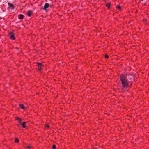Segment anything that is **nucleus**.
<instances>
[{"instance_id": "obj_15", "label": "nucleus", "mask_w": 149, "mask_h": 149, "mask_svg": "<svg viewBox=\"0 0 149 149\" xmlns=\"http://www.w3.org/2000/svg\"><path fill=\"white\" fill-rule=\"evenodd\" d=\"M117 8L119 10H120L121 9V7L119 6H117Z\"/></svg>"}, {"instance_id": "obj_7", "label": "nucleus", "mask_w": 149, "mask_h": 149, "mask_svg": "<svg viewBox=\"0 0 149 149\" xmlns=\"http://www.w3.org/2000/svg\"><path fill=\"white\" fill-rule=\"evenodd\" d=\"M24 15L22 14H20L18 15V17L20 19H22L24 17Z\"/></svg>"}, {"instance_id": "obj_20", "label": "nucleus", "mask_w": 149, "mask_h": 149, "mask_svg": "<svg viewBox=\"0 0 149 149\" xmlns=\"http://www.w3.org/2000/svg\"><path fill=\"white\" fill-rule=\"evenodd\" d=\"M144 21H146V18H145V19H144Z\"/></svg>"}, {"instance_id": "obj_13", "label": "nucleus", "mask_w": 149, "mask_h": 149, "mask_svg": "<svg viewBox=\"0 0 149 149\" xmlns=\"http://www.w3.org/2000/svg\"><path fill=\"white\" fill-rule=\"evenodd\" d=\"M15 141L16 143H18L19 141V140L17 138H15Z\"/></svg>"}, {"instance_id": "obj_16", "label": "nucleus", "mask_w": 149, "mask_h": 149, "mask_svg": "<svg viewBox=\"0 0 149 149\" xmlns=\"http://www.w3.org/2000/svg\"><path fill=\"white\" fill-rule=\"evenodd\" d=\"M105 57L106 58H107L109 57V56L108 55L106 54L105 55Z\"/></svg>"}, {"instance_id": "obj_18", "label": "nucleus", "mask_w": 149, "mask_h": 149, "mask_svg": "<svg viewBox=\"0 0 149 149\" xmlns=\"http://www.w3.org/2000/svg\"><path fill=\"white\" fill-rule=\"evenodd\" d=\"M18 120L19 121V123H21V119L20 118H18Z\"/></svg>"}, {"instance_id": "obj_1", "label": "nucleus", "mask_w": 149, "mask_h": 149, "mask_svg": "<svg viewBox=\"0 0 149 149\" xmlns=\"http://www.w3.org/2000/svg\"><path fill=\"white\" fill-rule=\"evenodd\" d=\"M120 80L122 82V86L124 88H127L128 86V83L125 76H120Z\"/></svg>"}, {"instance_id": "obj_14", "label": "nucleus", "mask_w": 149, "mask_h": 149, "mask_svg": "<svg viewBox=\"0 0 149 149\" xmlns=\"http://www.w3.org/2000/svg\"><path fill=\"white\" fill-rule=\"evenodd\" d=\"M56 148V146L55 145H53L52 146V149H55Z\"/></svg>"}, {"instance_id": "obj_12", "label": "nucleus", "mask_w": 149, "mask_h": 149, "mask_svg": "<svg viewBox=\"0 0 149 149\" xmlns=\"http://www.w3.org/2000/svg\"><path fill=\"white\" fill-rule=\"evenodd\" d=\"M32 148V146L31 145H29L27 147V148L28 149H31Z\"/></svg>"}, {"instance_id": "obj_11", "label": "nucleus", "mask_w": 149, "mask_h": 149, "mask_svg": "<svg viewBox=\"0 0 149 149\" xmlns=\"http://www.w3.org/2000/svg\"><path fill=\"white\" fill-rule=\"evenodd\" d=\"M110 4L109 3H108L106 5V6L108 7V8H110Z\"/></svg>"}, {"instance_id": "obj_2", "label": "nucleus", "mask_w": 149, "mask_h": 149, "mask_svg": "<svg viewBox=\"0 0 149 149\" xmlns=\"http://www.w3.org/2000/svg\"><path fill=\"white\" fill-rule=\"evenodd\" d=\"M37 66L38 67V70L39 71H40L42 69L43 65L40 63H38L37 64Z\"/></svg>"}, {"instance_id": "obj_17", "label": "nucleus", "mask_w": 149, "mask_h": 149, "mask_svg": "<svg viewBox=\"0 0 149 149\" xmlns=\"http://www.w3.org/2000/svg\"><path fill=\"white\" fill-rule=\"evenodd\" d=\"M45 127H46L47 128H48L49 127V126L47 124H45Z\"/></svg>"}, {"instance_id": "obj_5", "label": "nucleus", "mask_w": 149, "mask_h": 149, "mask_svg": "<svg viewBox=\"0 0 149 149\" xmlns=\"http://www.w3.org/2000/svg\"><path fill=\"white\" fill-rule=\"evenodd\" d=\"M126 78H128V79H129V80H131L132 78V77H133V75L131 74H125Z\"/></svg>"}, {"instance_id": "obj_21", "label": "nucleus", "mask_w": 149, "mask_h": 149, "mask_svg": "<svg viewBox=\"0 0 149 149\" xmlns=\"http://www.w3.org/2000/svg\"><path fill=\"white\" fill-rule=\"evenodd\" d=\"M142 1H143L144 0H141Z\"/></svg>"}, {"instance_id": "obj_4", "label": "nucleus", "mask_w": 149, "mask_h": 149, "mask_svg": "<svg viewBox=\"0 0 149 149\" xmlns=\"http://www.w3.org/2000/svg\"><path fill=\"white\" fill-rule=\"evenodd\" d=\"M49 4L48 3H46L44 5V7L42 8L44 10H45L49 7Z\"/></svg>"}, {"instance_id": "obj_10", "label": "nucleus", "mask_w": 149, "mask_h": 149, "mask_svg": "<svg viewBox=\"0 0 149 149\" xmlns=\"http://www.w3.org/2000/svg\"><path fill=\"white\" fill-rule=\"evenodd\" d=\"M26 123V122H24L22 124V126L24 128L26 127V126L25 125V124Z\"/></svg>"}, {"instance_id": "obj_9", "label": "nucleus", "mask_w": 149, "mask_h": 149, "mask_svg": "<svg viewBox=\"0 0 149 149\" xmlns=\"http://www.w3.org/2000/svg\"><path fill=\"white\" fill-rule=\"evenodd\" d=\"M19 106L22 109H25V107L23 104H19Z\"/></svg>"}, {"instance_id": "obj_19", "label": "nucleus", "mask_w": 149, "mask_h": 149, "mask_svg": "<svg viewBox=\"0 0 149 149\" xmlns=\"http://www.w3.org/2000/svg\"><path fill=\"white\" fill-rule=\"evenodd\" d=\"M18 118H18V117H16V119L17 120H18Z\"/></svg>"}, {"instance_id": "obj_8", "label": "nucleus", "mask_w": 149, "mask_h": 149, "mask_svg": "<svg viewBox=\"0 0 149 149\" xmlns=\"http://www.w3.org/2000/svg\"><path fill=\"white\" fill-rule=\"evenodd\" d=\"M32 12L30 10H29L28 11L27 14L29 17H30L31 16V14L32 13Z\"/></svg>"}, {"instance_id": "obj_6", "label": "nucleus", "mask_w": 149, "mask_h": 149, "mask_svg": "<svg viewBox=\"0 0 149 149\" xmlns=\"http://www.w3.org/2000/svg\"><path fill=\"white\" fill-rule=\"evenodd\" d=\"M8 4L10 7L12 9H14V7L13 4L9 3H8Z\"/></svg>"}, {"instance_id": "obj_3", "label": "nucleus", "mask_w": 149, "mask_h": 149, "mask_svg": "<svg viewBox=\"0 0 149 149\" xmlns=\"http://www.w3.org/2000/svg\"><path fill=\"white\" fill-rule=\"evenodd\" d=\"M9 36L10 38L12 40H14L15 39V36L14 34L12 32L10 33L9 34Z\"/></svg>"}]
</instances>
